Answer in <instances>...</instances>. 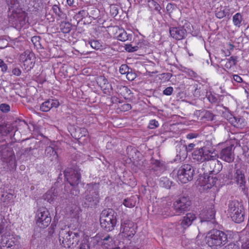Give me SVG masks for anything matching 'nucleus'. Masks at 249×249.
Masks as SVG:
<instances>
[{
	"instance_id": "1",
	"label": "nucleus",
	"mask_w": 249,
	"mask_h": 249,
	"mask_svg": "<svg viewBox=\"0 0 249 249\" xmlns=\"http://www.w3.org/2000/svg\"><path fill=\"white\" fill-rule=\"evenodd\" d=\"M9 9H12L11 18L13 17V24L18 28L28 25L27 13L22 9L21 0H6Z\"/></svg>"
},
{
	"instance_id": "2",
	"label": "nucleus",
	"mask_w": 249,
	"mask_h": 249,
	"mask_svg": "<svg viewBox=\"0 0 249 249\" xmlns=\"http://www.w3.org/2000/svg\"><path fill=\"white\" fill-rule=\"evenodd\" d=\"M205 242L211 248L217 249L227 243L228 235L223 231L213 229L207 233Z\"/></svg>"
},
{
	"instance_id": "3",
	"label": "nucleus",
	"mask_w": 249,
	"mask_h": 249,
	"mask_svg": "<svg viewBox=\"0 0 249 249\" xmlns=\"http://www.w3.org/2000/svg\"><path fill=\"white\" fill-rule=\"evenodd\" d=\"M83 235L82 231L70 232L65 230H61L59 234V242L64 248H73L78 244L80 237Z\"/></svg>"
},
{
	"instance_id": "4",
	"label": "nucleus",
	"mask_w": 249,
	"mask_h": 249,
	"mask_svg": "<svg viewBox=\"0 0 249 249\" xmlns=\"http://www.w3.org/2000/svg\"><path fill=\"white\" fill-rule=\"evenodd\" d=\"M100 223L101 227L105 231H113L117 223V213L111 209L103 210L100 214Z\"/></svg>"
},
{
	"instance_id": "5",
	"label": "nucleus",
	"mask_w": 249,
	"mask_h": 249,
	"mask_svg": "<svg viewBox=\"0 0 249 249\" xmlns=\"http://www.w3.org/2000/svg\"><path fill=\"white\" fill-rule=\"evenodd\" d=\"M215 151L213 147L203 146L195 149L192 153V158L199 163L208 162L211 158L215 157Z\"/></svg>"
},
{
	"instance_id": "6",
	"label": "nucleus",
	"mask_w": 249,
	"mask_h": 249,
	"mask_svg": "<svg viewBox=\"0 0 249 249\" xmlns=\"http://www.w3.org/2000/svg\"><path fill=\"white\" fill-rule=\"evenodd\" d=\"M228 213L232 220L240 223L244 220L245 211L243 205L237 200H233L229 204Z\"/></svg>"
},
{
	"instance_id": "7",
	"label": "nucleus",
	"mask_w": 249,
	"mask_h": 249,
	"mask_svg": "<svg viewBox=\"0 0 249 249\" xmlns=\"http://www.w3.org/2000/svg\"><path fill=\"white\" fill-rule=\"evenodd\" d=\"M136 230L137 226L132 221H122L119 235L123 239L130 240L136 234Z\"/></svg>"
},
{
	"instance_id": "8",
	"label": "nucleus",
	"mask_w": 249,
	"mask_h": 249,
	"mask_svg": "<svg viewBox=\"0 0 249 249\" xmlns=\"http://www.w3.org/2000/svg\"><path fill=\"white\" fill-rule=\"evenodd\" d=\"M35 219L36 225L42 229L47 228L52 221L49 211L44 207L40 208L37 210Z\"/></svg>"
},
{
	"instance_id": "9",
	"label": "nucleus",
	"mask_w": 249,
	"mask_h": 249,
	"mask_svg": "<svg viewBox=\"0 0 249 249\" xmlns=\"http://www.w3.org/2000/svg\"><path fill=\"white\" fill-rule=\"evenodd\" d=\"M221 174L211 173L209 175L204 174L200 178V185L207 189H210L216 185L220 186L222 182L221 181Z\"/></svg>"
},
{
	"instance_id": "10",
	"label": "nucleus",
	"mask_w": 249,
	"mask_h": 249,
	"mask_svg": "<svg viewBox=\"0 0 249 249\" xmlns=\"http://www.w3.org/2000/svg\"><path fill=\"white\" fill-rule=\"evenodd\" d=\"M194 174V170L192 165L183 164L178 170V181L181 183H186L192 180Z\"/></svg>"
},
{
	"instance_id": "11",
	"label": "nucleus",
	"mask_w": 249,
	"mask_h": 249,
	"mask_svg": "<svg viewBox=\"0 0 249 249\" xmlns=\"http://www.w3.org/2000/svg\"><path fill=\"white\" fill-rule=\"evenodd\" d=\"M192 201L188 196H181L173 203V208L178 214L184 213L190 210Z\"/></svg>"
},
{
	"instance_id": "12",
	"label": "nucleus",
	"mask_w": 249,
	"mask_h": 249,
	"mask_svg": "<svg viewBox=\"0 0 249 249\" xmlns=\"http://www.w3.org/2000/svg\"><path fill=\"white\" fill-rule=\"evenodd\" d=\"M36 59L34 53L29 50L25 51L19 56L20 61L23 64V68L27 71L34 68Z\"/></svg>"
},
{
	"instance_id": "13",
	"label": "nucleus",
	"mask_w": 249,
	"mask_h": 249,
	"mask_svg": "<svg viewBox=\"0 0 249 249\" xmlns=\"http://www.w3.org/2000/svg\"><path fill=\"white\" fill-rule=\"evenodd\" d=\"M234 144L231 142H226L219 153L220 159L228 163L232 162L234 159Z\"/></svg>"
},
{
	"instance_id": "14",
	"label": "nucleus",
	"mask_w": 249,
	"mask_h": 249,
	"mask_svg": "<svg viewBox=\"0 0 249 249\" xmlns=\"http://www.w3.org/2000/svg\"><path fill=\"white\" fill-rule=\"evenodd\" d=\"M190 26V23L185 21L183 25H179L178 27H171L169 28V33L172 37L177 40H180L184 39L187 35V32L185 28L186 26Z\"/></svg>"
},
{
	"instance_id": "15",
	"label": "nucleus",
	"mask_w": 249,
	"mask_h": 249,
	"mask_svg": "<svg viewBox=\"0 0 249 249\" xmlns=\"http://www.w3.org/2000/svg\"><path fill=\"white\" fill-rule=\"evenodd\" d=\"M219 156L215 153V157L211 158V160L207 162H206L205 164H203L205 166V168L211 174H216L218 173L222 169V164L217 160Z\"/></svg>"
},
{
	"instance_id": "16",
	"label": "nucleus",
	"mask_w": 249,
	"mask_h": 249,
	"mask_svg": "<svg viewBox=\"0 0 249 249\" xmlns=\"http://www.w3.org/2000/svg\"><path fill=\"white\" fill-rule=\"evenodd\" d=\"M215 213L214 206L211 204L201 210L199 217L201 221H210L215 218Z\"/></svg>"
},
{
	"instance_id": "17",
	"label": "nucleus",
	"mask_w": 249,
	"mask_h": 249,
	"mask_svg": "<svg viewBox=\"0 0 249 249\" xmlns=\"http://www.w3.org/2000/svg\"><path fill=\"white\" fill-rule=\"evenodd\" d=\"M65 178L70 184L74 187L77 186L81 181V175L76 171L71 170L70 172H64Z\"/></svg>"
},
{
	"instance_id": "18",
	"label": "nucleus",
	"mask_w": 249,
	"mask_h": 249,
	"mask_svg": "<svg viewBox=\"0 0 249 249\" xmlns=\"http://www.w3.org/2000/svg\"><path fill=\"white\" fill-rule=\"evenodd\" d=\"M237 63V57L231 56L229 58L227 59L226 62L224 65V70L230 72H235Z\"/></svg>"
},
{
	"instance_id": "19",
	"label": "nucleus",
	"mask_w": 249,
	"mask_h": 249,
	"mask_svg": "<svg viewBox=\"0 0 249 249\" xmlns=\"http://www.w3.org/2000/svg\"><path fill=\"white\" fill-rule=\"evenodd\" d=\"M196 218V214L193 213H188L184 216L180 222V226L184 229H186L191 226L194 220Z\"/></svg>"
},
{
	"instance_id": "20",
	"label": "nucleus",
	"mask_w": 249,
	"mask_h": 249,
	"mask_svg": "<svg viewBox=\"0 0 249 249\" xmlns=\"http://www.w3.org/2000/svg\"><path fill=\"white\" fill-rule=\"evenodd\" d=\"M215 8L214 13L215 17L219 19L225 17L229 9H227L226 6H223L220 2H217L214 5Z\"/></svg>"
},
{
	"instance_id": "21",
	"label": "nucleus",
	"mask_w": 249,
	"mask_h": 249,
	"mask_svg": "<svg viewBox=\"0 0 249 249\" xmlns=\"http://www.w3.org/2000/svg\"><path fill=\"white\" fill-rule=\"evenodd\" d=\"M113 30L116 31L115 36L118 40L125 41L129 39V36L124 30L120 29L118 26L113 27Z\"/></svg>"
},
{
	"instance_id": "22",
	"label": "nucleus",
	"mask_w": 249,
	"mask_h": 249,
	"mask_svg": "<svg viewBox=\"0 0 249 249\" xmlns=\"http://www.w3.org/2000/svg\"><path fill=\"white\" fill-rule=\"evenodd\" d=\"M0 243L2 246L7 248H11L16 245L15 242L13 240V238L10 237V232L1 238Z\"/></svg>"
},
{
	"instance_id": "23",
	"label": "nucleus",
	"mask_w": 249,
	"mask_h": 249,
	"mask_svg": "<svg viewBox=\"0 0 249 249\" xmlns=\"http://www.w3.org/2000/svg\"><path fill=\"white\" fill-rule=\"evenodd\" d=\"M236 182L241 187H244L246 179L243 172L240 169H237L235 173Z\"/></svg>"
},
{
	"instance_id": "24",
	"label": "nucleus",
	"mask_w": 249,
	"mask_h": 249,
	"mask_svg": "<svg viewBox=\"0 0 249 249\" xmlns=\"http://www.w3.org/2000/svg\"><path fill=\"white\" fill-rule=\"evenodd\" d=\"M14 130V126L10 124H2L0 125V133L6 136Z\"/></svg>"
},
{
	"instance_id": "25",
	"label": "nucleus",
	"mask_w": 249,
	"mask_h": 249,
	"mask_svg": "<svg viewBox=\"0 0 249 249\" xmlns=\"http://www.w3.org/2000/svg\"><path fill=\"white\" fill-rule=\"evenodd\" d=\"M206 97L211 104H218L221 101L222 95H216L210 91L207 92Z\"/></svg>"
},
{
	"instance_id": "26",
	"label": "nucleus",
	"mask_w": 249,
	"mask_h": 249,
	"mask_svg": "<svg viewBox=\"0 0 249 249\" xmlns=\"http://www.w3.org/2000/svg\"><path fill=\"white\" fill-rule=\"evenodd\" d=\"M72 29V25L68 21H62L59 25L60 32L63 34L69 33Z\"/></svg>"
},
{
	"instance_id": "27",
	"label": "nucleus",
	"mask_w": 249,
	"mask_h": 249,
	"mask_svg": "<svg viewBox=\"0 0 249 249\" xmlns=\"http://www.w3.org/2000/svg\"><path fill=\"white\" fill-rule=\"evenodd\" d=\"M56 196L55 189L51 188L43 195V198L49 203H51L55 199Z\"/></svg>"
},
{
	"instance_id": "28",
	"label": "nucleus",
	"mask_w": 249,
	"mask_h": 249,
	"mask_svg": "<svg viewBox=\"0 0 249 249\" xmlns=\"http://www.w3.org/2000/svg\"><path fill=\"white\" fill-rule=\"evenodd\" d=\"M45 153L47 157L51 158L52 160L56 159L58 157L56 151L51 146H48L46 148Z\"/></svg>"
},
{
	"instance_id": "29",
	"label": "nucleus",
	"mask_w": 249,
	"mask_h": 249,
	"mask_svg": "<svg viewBox=\"0 0 249 249\" xmlns=\"http://www.w3.org/2000/svg\"><path fill=\"white\" fill-rule=\"evenodd\" d=\"M136 203V198L135 196H131L129 198L125 199L123 202V204L129 208L134 207Z\"/></svg>"
},
{
	"instance_id": "30",
	"label": "nucleus",
	"mask_w": 249,
	"mask_h": 249,
	"mask_svg": "<svg viewBox=\"0 0 249 249\" xmlns=\"http://www.w3.org/2000/svg\"><path fill=\"white\" fill-rule=\"evenodd\" d=\"M242 16L240 13H236L232 17V22L234 26L240 27L242 21Z\"/></svg>"
},
{
	"instance_id": "31",
	"label": "nucleus",
	"mask_w": 249,
	"mask_h": 249,
	"mask_svg": "<svg viewBox=\"0 0 249 249\" xmlns=\"http://www.w3.org/2000/svg\"><path fill=\"white\" fill-rule=\"evenodd\" d=\"M89 12L87 9H82L80 10L76 15L74 16V18L76 20L78 19V20H80L86 17H87L89 16Z\"/></svg>"
},
{
	"instance_id": "32",
	"label": "nucleus",
	"mask_w": 249,
	"mask_h": 249,
	"mask_svg": "<svg viewBox=\"0 0 249 249\" xmlns=\"http://www.w3.org/2000/svg\"><path fill=\"white\" fill-rule=\"evenodd\" d=\"M202 113V118L208 121H213L215 116L211 111L209 110H204Z\"/></svg>"
},
{
	"instance_id": "33",
	"label": "nucleus",
	"mask_w": 249,
	"mask_h": 249,
	"mask_svg": "<svg viewBox=\"0 0 249 249\" xmlns=\"http://www.w3.org/2000/svg\"><path fill=\"white\" fill-rule=\"evenodd\" d=\"M104 93L106 94H110L113 92V88L111 84L107 81V82L101 88Z\"/></svg>"
},
{
	"instance_id": "34",
	"label": "nucleus",
	"mask_w": 249,
	"mask_h": 249,
	"mask_svg": "<svg viewBox=\"0 0 249 249\" xmlns=\"http://www.w3.org/2000/svg\"><path fill=\"white\" fill-rule=\"evenodd\" d=\"M89 44L90 47L95 50H99L102 48L101 42L97 40H90L89 41Z\"/></svg>"
},
{
	"instance_id": "35",
	"label": "nucleus",
	"mask_w": 249,
	"mask_h": 249,
	"mask_svg": "<svg viewBox=\"0 0 249 249\" xmlns=\"http://www.w3.org/2000/svg\"><path fill=\"white\" fill-rule=\"evenodd\" d=\"M9 231L7 229V227L6 226L5 223L2 221H0V236L1 238L7 235Z\"/></svg>"
},
{
	"instance_id": "36",
	"label": "nucleus",
	"mask_w": 249,
	"mask_h": 249,
	"mask_svg": "<svg viewBox=\"0 0 249 249\" xmlns=\"http://www.w3.org/2000/svg\"><path fill=\"white\" fill-rule=\"evenodd\" d=\"M52 108L51 106V102L50 103L49 99L44 102L40 107V110L43 112H48Z\"/></svg>"
},
{
	"instance_id": "37",
	"label": "nucleus",
	"mask_w": 249,
	"mask_h": 249,
	"mask_svg": "<svg viewBox=\"0 0 249 249\" xmlns=\"http://www.w3.org/2000/svg\"><path fill=\"white\" fill-rule=\"evenodd\" d=\"M149 6L153 7L156 11L160 13L161 7L160 5L155 0H146Z\"/></svg>"
},
{
	"instance_id": "38",
	"label": "nucleus",
	"mask_w": 249,
	"mask_h": 249,
	"mask_svg": "<svg viewBox=\"0 0 249 249\" xmlns=\"http://www.w3.org/2000/svg\"><path fill=\"white\" fill-rule=\"evenodd\" d=\"M89 17L93 19H96L99 17V11L95 8H91L89 12Z\"/></svg>"
},
{
	"instance_id": "39",
	"label": "nucleus",
	"mask_w": 249,
	"mask_h": 249,
	"mask_svg": "<svg viewBox=\"0 0 249 249\" xmlns=\"http://www.w3.org/2000/svg\"><path fill=\"white\" fill-rule=\"evenodd\" d=\"M96 81L101 88L107 82V79L104 76H99L96 78Z\"/></svg>"
},
{
	"instance_id": "40",
	"label": "nucleus",
	"mask_w": 249,
	"mask_h": 249,
	"mask_svg": "<svg viewBox=\"0 0 249 249\" xmlns=\"http://www.w3.org/2000/svg\"><path fill=\"white\" fill-rule=\"evenodd\" d=\"M138 49V46H133L130 44H127L125 45V50L128 52H134L137 51Z\"/></svg>"
},
{
	"instance_id": "41",
	"label": "nucleus",
	"mask_w": 249,
	"mask_h": 249,
	"mask_svg": "<svg viewBox=\"0 0 249 249\" xmlns=\"http://www.w3.org/2000/svg\"><path fill=\"white\" fill-rule=\"evenodd\" d=\"M78 130L80 133V134L78 136L79 139L83 137H86L89 135V132L87 129L85 127L79 128Z\"/></svg>"
},
{
	"instance_id": "42",
	"label": "nucleus",
	"mask_w": 249,
	"mask_h": 249,
	"mask_svg": "<svg viewBox=\"0 0 249 249\" xmlns=\"http://www.w3.org/2000/svg\"><path fill=\"white\" fill-rule=\"evenodd\" d=\"M175 8V4H173L172 3H169L167 4L166 10L167 13L169 14L170 16H171V14L173 13L174 10Z\"/></svg>"
},
{
	"instance_id": "43",
	"label": "nucleus",
	"mask_w": 249,
	"mask_h": 249,
	"mask_svg": "<svg viewBox=\"0 0 249 249\" xmlns=\"http://www.w3.org/2000/svg\"><path fill=\"white\" fill-rule=\"evenodd\" d=\"M129 69L127 65L123 64L120 67L119 71L122 74H127L129 72Z\"/></svg>"
},
{
	"instance_id": "44",
	"label": "nucleus",
	"mask_w": 249,
	"mask_h": 249,
	"mask_svg": "<svg viewBox=\"0 0 249 249\" xmlns=\"http://www.w3.org/2000/svg\"><path fill=\"white\" fill-rule=\"evenodd\" d=\"M132 108L131 105L130 104H124L122 105L119 109L121 111L125 112L130 110Z\"/></svg>"
},
{
	"instance_id": "45",
	"label": "nucleus",
	"mask_w": 249,
	"mask_h": 249,
	"mask_svg": "<svg viewBox=\"0 0 249 249\" xmlns=\"http://www.w3.org/2000/svg\"><path fill=\"white\" fill-rule=\"evenodd\" d=\"M52 10L56 15L58 16H60L61 15L62 11L58 5H53L52 7Z\"/></svg>"
},
{
	"instance_id": "46",
	"label": "nucleus",
	"mask_w": 249,
	"mask_h": 249,
	"mask_svg": "<svg viewBox=\"0 0 249 249\" xmlns=\"http://www.w3.org/2000/svg\"><path fill=\"white\" fill-rule=\"evenodd\" d=\"M159 125V122L156 120H152L150 121L148 128L150 129H155Z\"/></svg>"
},
{
	"instance_id": "47",
	"label": "nucleus",
	"mask_w": 249,
	"mask_h": 249,
	"mask_svg": "<svg viewBox=\"0 0 249 249\" xmlns=\"http://www.w3.org/2000/svg\"><path fill=\"white\" fill-rule=\"evenodd\" d=\"M0 110L2 112H8L10 110V106L6 104H1L0 105Z\"/></svg>"
},
{
	"instance_id": "48",
	"label": "nucleus",
	"mask_w": 249,
	"mask_h": 249,
	"mask_svg": "<svg viewBox=\"0 0 249 249\" xmlns=\"http://www.w3.org/2000/svg\"><path fill=\"white\" fill-rule=\"evenodd\" d=\"M173 90L174 89L172 87H168L163 91V94L165 95L169 96L173 93Z\"/></svg>"
},
{
	"instance_id": "49",
	"label": "nucleus",
	"mask_w": 249,
	"mask_h": 249,
	"mask_svg": "<svg viewBox=\"0 0 249 249\" xmlns=\"http://www.w3.org/2000/svg\"><path fill=\"white\" fill-rule=\"evenodd\" d=\"M50 103L51 102V106L53 107L57 108L59 106V102L57 100L49 99Z\"/></svg>"
},
{
	"instance_id": "50",
	"label": "nucleus",
	"mask_w": 249,
	"mask_h": 249,
	"mask_svg": "<svg viewBox=\"0 0 249 249\" xmlns=\"http://www.w3.org/2000/svg\"><path fill=\"white\" fill-rule=\"evenodd\" d=\"M225 249H240V247L235 243H230L225 247Z\"/></svg>"
},
{
	"instance_id": "51",
	"label": "nucleus",
	"mask_w": 249,
	"mask_h": 249,
	"mask_svg": "<svg viewBox=\"0 0 249 249\" xmlns=\"http://www.w3.org/2000/svg\"><path fill=\"white\" fill-rule=\"evenodd\" d=\"M78 249H90V247L88 243L85 241L80 244Z\"/></svg>"
},
{
	"instance_id": "52",
	"label": "nucleus",
	"mask_w": 249,
	"mask_h": 249,
	"mask_svg": "<svg viewBox=\"0 0 249 249\" xmlns=\"http://www.w3.org/2000/svg\"><path fill=\"white\" fill-rule=\"evenodd\" d=\"M233 80L238 83H241L243 82V79L237 74H232Z\"/></svg>"
},
{
	"instance_id": "53",
	"label": "nucleus",
	"mask_w": 249,
	"mask_h": 249,
	"mask_svg": "<svg viewBox=\"0 0 249 249\" xmlns=\"http://www.w3.org/2000/svg\"><path fill=\"white\" fill-rule=\"evenodd\" d=\"M195 146V144L194 143H190L187 146H185L186 154H187L188 152H191L193 149L194 148Z\"/></svg>"
},
{
	"instance_id": "54",
	"label": "nucleus",
	"mask_w": 249,
	"mask_h": 249,
	"mask_svg": "<svg viewBox=\"0 0 249 249\" xmlns=\"http://www.w3.org/2000/svg\"><path fill=\"white\" fill-rule=\"evenodd\" d=\"M21 73V70L18 68H15L12 70V73L16 76H19Z\"/></svg>"
},
{
	"instance_id": "55",
	"label": "nucleus",
	"mask_w": 249,
	"mask_h": 249,
	"mask_svg": "<svg viewBox=\"0 0 249 249\" xmlns=\"http://www.w3.org/2000/svg\"><path fill=\"white\" fill-rule=\"evenodd\" d=\"M126 78L129 80V81H132L134 79V78H135V75L134 74L132 73H131V72H128L126 75Z\"/></svg>"
},
{
	"instance_id": "56",
	"label": "nucleus",
	"mask_w": 249,
	"mask_h": 249,
	"mask_svg": "<svg viewBox=\"0 0 249 249\" xmlns=\"http://www.w3.org/2000/svg\"><path fill=\"white\" fill-rule=\"evenodd\" d=\"M39 37L37 36H33L32 37L31 40L32 42L35 44V46H37L36 43L37 42H39ZM39 44V42H38Z\"/></svg>"
},
{
	"instance_id": "57",
	"label": "nucleus",
	"mask_w": 249,
	"mask_h": 249,
	"mask_svg": "<svg viewBox=\"0 0 249 249\" xmlns=\"http://www.w3.org/2000/svg\"><path fill=\"white\" fill-rule=\"evenodd\" d=\"M0 68H1V71L3 72H6L8 68L7 65L5 63L1 65L0 66Z\"/></svg>"
},
{
	"instance_id": "58",
	"label": "nucleus",
	"mask_w": 249,
	"mask_h": 249,
	"mask_svg": "<svg viewBox=\"0 0 249 249\" xmlns=\"http://www.w3.org/2000/svg\"><path fill=\"white\" fill-rule=\"evenodd\" d=\"M154 164L156 166L160 168H161L163 166V163H162L160 160H156Z\"/></svg>"
},
{
	"instance_id": "59",
	"label": "nucleus",
	"mask_w": 249,
	"mask_h": 249,
	"mask_svg": "<svg viewBox=\"0 0 249 249\" xmlns=\"http://www.w3.org/2000/svg\"><path fill=\"white\" fill-rule=\"evenodd\" d=\"M197 137V135L195 133H189L187 135L186 138L188 139H192Z\"/></svg>"
},
{
	"instance_id": "60",
	"label": "nucleus",
	"mask_w": 249,
	"mask_h": 249,
	"mask_svg": "<svg viewBox=\"0 0 249 249\" xmlns=\"http://www.w3.org/2000/svg\"><path fill=\"white\" fill-rule=\"evenodd\" d=\"M241 249H249V241L244 243L241 246Z\"/></svg>"
},
{
	"instance_id": "61",
	"label": "nucleus",
	"mask_w": 249,
	"mask_h": 249,
	"mask_svg": "<svg viewBox=\"0 0 249 249\" xmlns=\"http://www.w3.org/2000/svg\"><path fill=\"white\" fill-rule=\"evenodd\" d=\"M111 239V238L109 235H108L107 237H105L103 239V244L107 248V247L106 246V245H107V244L106 243V242L109 240V239Z\"/></svg>"
},
{
	"instance_id": "62",
	"label": "nucleus",
	"mask_w": 249,
	"mask_h": 249,
	"mask_svg": "<svg viewBox=\"0 0 249 249\" xmlns=\"http://www.w3.org/2000/svg\"><path fill=\"white\" fill-rule=\"evenodd\" d=\"M88 186L89 189L90 188H95L96 189L98 188V184L97 183H90V184H88Z\"/></svg>"
},
{
	"instance_id": "63",
	"label": "nucleus",
	"mask_w": 249,
	"mask_h": 249,
	"mask_svg": "<svg viewBox=\"0 0 249 249\" xmlns=\"http://www.w3.org/2000/svg\"><path fill=\"white\" fill-rule=\"evenodd\" d=\"M74 0H67V3L70 6H72L73 5Z\"/></svg>"
},
{
	"instance_id": "64",
	"label": "nucleus",
	"mask_w": 249,
	"mask_h": 249,
	"mask_svg": "<svg viewBox=\"0 0 249 249\" xmlns=\"http://www.w3.org/2000/svg\"><path fill=\"white\" fill-rule=\"evenodd\" d=\"M111 249H120V248L119 247L117 246V247H115L114 248H112Z\"/></svg>"
}]
</instances>
